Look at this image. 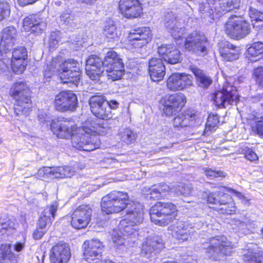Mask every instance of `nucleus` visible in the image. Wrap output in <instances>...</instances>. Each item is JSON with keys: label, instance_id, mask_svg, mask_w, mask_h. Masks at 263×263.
<instances>
[{"label": "nucleus", "instance_id": "1", "mask_svg": "<svg viewBox=\"0 0 263 263\" xmlns=\"http://www.w3.org/2000/svg\"><path fill=\"white\" fill-rule=\"evenodd\" d=\"M93 129H83V133L77 134L78 127L72 120L65 119L60 121H52L50 128L58 138L65 139H71L72 146L76 149L85 151H92L100 147L101 140L99 137L90 133L100 135L107 133L110 127L107 122L97 120L93 123Z\"/></svg>", "mask_w": 263, "mask_h": 263}, {"label": "nucleus", "instance_id": "2", "mask_svg": "<svg viewBox=\"0 0 263 263\" xmlns=\"http://www.w3.org/2000/svg\"><path fill=\"white\" fill-rule=\"evenodd\" d=\"M128 199L126 192H111L102 199V211L109 214L119 213L126 208V218L124 219L139 226L144 219L143 206L139 203H128Z\"/></svg>", "mask_w": 263, "mask_h": 263}, {"label": "nucleus", "instance_id": "3", "mask_svg": "<svg viewBox=\"0 0 263 263\" xmlns=\"http://www.w3.org/2000/svg\"><path fill=\"white\" fill-rule=\"evenodd\" d=\"M80 64L76 60L69 59L63 62L62 58L59 56L52 59L50 64H47L45 70V76L51 77L58 72L63 83L77 84L80 79Z\"/></svg>", "mask_w": 263, "mask_h": 263}, {"label": "nucleus", "instance_id": "4", "mask_svg": "<svg viewBox=\"0 0 263 263\" xmlns=\"http://www.w3.org/2000/svg\"><path fill=\"white\" fill-rule=\"evenodd\" d=\"M10 94L15 100L14 107L16 116H27L31 110L30 91L23 82H16L11 88Z\"/></svg>", "mask_w": 263, "mask_h": 263}, {"label": "nucleus", "instance_id": "5", "mask_svg": "<svg viewBox=\"0 0 263 263\" xmlns=\"http://www.w3.org/2000/svg\"><path fill=\"white\" fill-rule=\"evenodd\" d=\"M205 3L199 4V11L201 17L214 19V13H222L238 9L240 6L239 0H206Z\"/></svg>", "mask_w": 263, "mask_h": 263}, {"label": "nucleus", "instance_id": "6", "mask_svg": "<svg viewBox=\"0 0 263 263\" xmlns=\"http://www.w3.org/2000/svg\"><path fill=\"white\" fill-rule=\"evenodd\" d=\"M176 206L171 202H157L150 210L152 222L165 226L174 220L177 215Z\"/></svg>", "mask_w": 263, "mask_h": 263}, {"label": "nucleus", "instance_id": "7", "mask_svg": "<svg viewBox=\"0 0 263 263\" xmlns=\"http://www.w3.org/2000/svg\"><path fill=\"white\" fill-rule=\"evenodd\" d=\"M205 256L213 260H220L224 255H230L232 252L231 243L224 236H217L209 239Z\"/></svg>", "mask_w": 263, "mask_h": 263}, {"label": "nucleus", "instance_id": "8", "mask_svg": "<svg viewBox=\"0 0 263 263\" xmlns=\"http://www.w3.org/2000/svg\"><path fill=\"white\" fill-rule=\"evenodd\" d=\"M207 202L210 207L220 211L222 214H232L236 210L231 197L221 187L219 191L206 194Z\"/></svg>", "mask_w": 263, "mask_h": 263}, {"label": "nucleus", "instance_id": "9", "mask_svg": "<svg viewBox=\"0 0 263 263\" xmlns=\"http://www.w3.org/2000/svg\"><path fill=\"white\" fill-rule=\"evenodd\" d=\"M28 57L25 47L19 46L15 48L12 52L11 61L3 59L0 62V73L9 71L10 69L16 73L23 72L27 65L26 60Z\"/></svg>", "mask_w": 263, "mask_h": 263}, {"label": "nucleus", "instance_id": "10", "mask_svg": "<svg viewBox=\"0 0 263 263\" xmlns=\"http://www.w3.org/2000/svg\"><path fill=\"white\" fill-rule=\"evenodd\" d=\"M251 31L250 25L242 18L233 15L230 17L225 26L226 34L233 39L245 37Z\"/></svg>", "mask_w": 263, "mask_h": 263}, {"label": "nucleus", "instance_id": "11", "mask_svg": "<svg viewBox=\"0 0 263 263\" xmlns=\"http://www.w3.org/2000/svg\"><path fill=\"white\" fill-rule=\"evenodd\" d=\"M209 45L206 37L197 31L190 34L185 39V48L197 55H204L208 52Z\"/></svg>", "mask_w": 263, "mask_h": 263}, {"label": "nucleus", "instance_id": "12", "mask_svg": "<svg viewBox=\"0 0 263 263\" xmlns=\"http://www.w3.org/2000/svg\"><path fill=\"white\" fill-rule=\"evenodd\" d=\"M77 96L70 90L62 91L58 93L54 100V106L59 111H73L78 107Z\"/></svg>", "mask_w": 263, "mask_h": 263}, {"label": "nucleus", "instance_id": "13", "mask_svg": "<svg viewBox=\"0 0 263 263\" xmlns=\"http://www.w3.org/2000/svg\"><path fill=\"white\" fill-rule=\"evenodd\" d=\"M139 225L122 219L120 221L118 226V230L121 234L117 232V230H114L112 234L113 242L117 246H120L124 243L125 238L123 236H127L130 238H136L139 235Z\"/></svg>", "mask_w": 263, "mask_h": 263}, {"label": "nucleus", "instance_id": "14", "mask_svg": "<svg viewBox=\"0 0 263 263\" xmlns=\"http://www.w3.org/2000/svg\"><path fill=\"white\" fill-rule=\"evenodd\" d=\"M212 99L215 105L219 108H224L232 104L238 99L237 90L233 85L227 84L221 90L216 91Z\"/></svg>", "mask_w": 263, "mask_h": 263}, {"label": "nucleus", "instance_id": "15", "mask_svg": "<svg viewBox=\"0 0 263 263\" xmlns=\"http://www.w3.org/2000/svg\"><path fill=\"white\" fill-rule=\"evenodd\" d=\"M193 85L192 77L184 73H173L167 79L166 86L171 91L182 90Z\"/></svg>", "mask_w": 263, "mask_h": 263}, {"label": "nucleus", "instance_id": "16", "mask_svg": "<svg viewBox=\"0 0 263 263\" xmlns=\"http://www.w3.org/2000/svg\"><path fill=\"white\" fill-rule=\"evenodd\" d=\"M186 102V97L182 93L169 96L164 102L163 111L166 116H171L180 111Z\"/></svg>", "mask_w": 263, "mask_h": 263}, {"label": "nucleus", "instance_id": "17", "mask_svg": "<svg viewBox=\"0 0 263 263\" xmlns=\"http://www.w3.org/2000/svg\"><path fill=\"white\" fill-rule=\"evenodd\" d=\"M128 39L135 48H141L151 40V31L148 27L133 29L129 33Z\"/></svg>", "mask_w": 263, "mask_h": 263}, {"label": "nucleus", "instance_id": "18", "mask_svg": "<svg viewBox=\"0 0 263 263\" xmlns=\"http://www.w3.org/2000/svg\"><path fill=\"white\" fill-rule=\"evenodd\" d=\"M70 256L69 247L63 241L55 245L50 250V260L51 263H67Z\"/></svg>", "mask_w": 263, "mask_h": 263}, {"label": "nucleus", "instance_id": "19", "mask_svg": "<svg viewBox=\"0 0 263 263\" xmlns=\"http://www.w3.org/2000/svg\"><path fill=\"white\" fill-rule=\"evenodd\" d=\"M119 8L121 14L126 18H137L142 13L141 4L138 0H120Z\"/></svg>", "mask_w": 263, "mask_h": 263}, {"label": "nucleus", "instance_id": "20", "mask_svg": "<svg viewBox=\"0 0 263 263\" xmlns=\"http://www.w3.org/2000/svg\"><path fill=\"white\" fill-rule=\"evenodd\" d=\"M163 248L164 243L161 237L158 235H152L143 242L141 254L149 258L155 251H160Z\"/></svg>", "mask_w": 263, "mask_h": 263}, {"label": "nucleus", "instance_id": "21", "mask_svg": "<svg viewBox=\"0 0 263 263\" xmlns=\"http://www.w3.org/2000/svg\"><path fill=\"white\" fill-rule=\"evenodd\" d=\"M158 53L162 60L171 64L181 62L180 51L173 45H162L158 47Z\"/></svg>", "mask_w": 263, "mask_h": 263}, {"label": "nucleus", "instance_id": "22", "mask_svg": "<svg viewBox=\"0 0 263 263\" xmlns=\"http://www.w3.org/2000/svg\"><path fill=\"white\" fill-rule=\"evenodd\" d=\"M165 21L166 28L174 39L177 40L182 37L185 28L182 24V20L177 19L172 13H168L165 16Z\"/></svg>", "mask_w": 263, "mask_h": 263}, {"label": "nucleus", "instance_id": "23", "mask_svg": "<svg viewBox=\"0 0 263 263\" xmlns=\"http://www.w3.org/2000/svg\"><path fill=\"white\" fill-rule=\"evenodd\" d=\"M75 171L71 166H59L54 167H44L39 171V174L44 175L51 178H63L71 177Z\"/></svg>", "mask_w": 263, "mask_h": 263}, {"label": "nucleus", "instance_id": "24", "mask_svg": "<svg viewBox=\"0 0 263 263\" xmlns=\"http://www.w3.org/2000/svg\"><path fill=\"white\" fill-rule=\"evenodd\" d=\"M148 71L150 77L153 81H159L163 79L165 74V67L162 58H153L148 62Z\"/></svg>", "mask_w": 263, "mask_h": 263}, {"label": "nucleus", "instance_id": "25", "mask_svg": "<svg viewBox=\"0 0 263 263\" xmlns=\"http://www.w3.org/2000/svg\"><path fill=\"white\" fill-rule=\"evenodd\" d=\"M46 26V23L37 14H30L23 20V28L26 31L38 33L45 29Z\"/></svg>", "mask_w": 263, "mask_h": 263}, {"label": "nucleus", "instance_id": "26", "mask_svg": "<svg viewBox=\"0 0 263 263\" xmlns=\"http://www.w3.org/2000/svg\"><path fill=\"white\" fill-rule=\"evenodd\" d=\"M197 116L193 110H187L176 116L173 121L175 127L179 129L195 125Z\"/></svg>", "mask_w": 263, "mask_h": 263}, {"label": "nucleus", "instance_id": "27", "mask_svg": "<svg viewBox=\"0 0 263 263\" xmlns=\"http://www.w3.org/2000/svg\"><path fill=\"white\" fill-rule=\"evenodd\" d=\"M16 36V30L12 26L4 28L2 32V40L1 42V52L2 54L7 53L14 43Z\"/></svg>", "mask_w": 263, "mask_h": 263}, {"label": "nucleus", "instance_id": "28", "mask_svg": "<svg viewBox=\"0 0 263 263\" xmlns=\"http://www.w3.org/2000/svg\"><path fill=\"white\" fill-rule=\"evenodd\" d=\"M58 205V203L57 201H54L50 205L47 206L39 220L37 227L43 229H46L47 224L49 222H51L54 220Z\"/></svg>", "mask_w": 263, "mask_h": 263}, {"label": "nucleus", "instance_id": "29", "mask_svg": "<svg viewBox=\"0 0 263 263\" xmlns=\"http://www.w3.org/2000/svg\"><path fill=\"white\" fill-rule=\"evenodd\" d=\"M220 53L224 60L232 61L238 59L240 50L239 47L227 43L222 48L220 49Z\"/></svg>", "mask_w": 263, "mask_h": 263}, {"label": "nucleus", "instance_id": "30", "mask_svg": "<svg viewBox=\"0 0 263 263\" xmlns=\"http://www.w3.org/2000/svg\"><path fill=\"white\" fill-rule=\"evenodd\" d=\"M0 262L16 263V257L11 251V244L4 243L0 245Z\"/></svg>", "mask_w": 263, "mask_h": 263}, {"label": "nucleus", "instance_id": "31", "mask_svg": "<svg viewBox=\"0 0 263 263\" xmlns=\"http://www.w3.org/2000/svg\"><path fill=\"white\" fill-rule=\"evenodd\" d=\"M94 61L92 59H87L86 61V74L92 80H97L103 73L105 68L104 66H98V65H92Z\"/></svg>", "mask_w": 263, "mask_h": 263}, {"label": "nucleus", "instance_id": "32", "mask_svg": "<svg viewBox=\"0 0 263 263\" xmlns=\"http://www.w3.org/2000/svg\"><path fill=\"white\" fill-rule=\"evenodd\" d=\"M189 228L190 226L188 223L182 221H179L177 226L174 228L172 234L179 240H186L189 235Z\"/></svg>", "mask_w": 263, "mask_h": 263}, {"label": "nucleus", "instance_id": "33", "mask_svg": "<svg viewBox=\"0 0 263 263\" xmlns=\"http://www.w3.org/2000/svg\"><path fill=\"white\" fill-rule=\"evenodd\" d=\"M263 56V43L261 42H257L253 43L248 48L247 57L252 62H256Z\"/></svg>", "mask_w": 263, "mask_h": 263}, {"label": "nucleus", "instance_id": "34", "mask_svg": "<svg viewBox=\"0 0 263 263\" xmlns=\"http://www.w3.org/2000/svg\"><path fill=\"white\" fill-rule=\"evenodd\" d=\"M16 224L6 216L0 218V233L2 235H11L15 232Z\"/></svg>", "mask_w": 263, "mask_h": 263}, {"label": "nucleus", "instance_id": "35", "mask_svg": "<svg viewBox=\"0 0 263 263\" xmlns=\"http://www.w3.org/2000/svg\"><path fill=\"white\" fill-rule=\"evenodd\" d=\"M191 71L196 77L198 85L203 88H207L212 82V79L207 76L201 69L196 67H193Z\"/></svg>", "mask_w": 263, "mask_h": 263}, {"label": "nucleus", "instance_id": "36", "mask_svg": "<svg viewBox=\"0 0 263 263\" xmlns=\"http://www.w3.org/2000/svg\"><path fill=\"white\" fill-rule=\"evenodd\" d=\"M107 75L112 81H116L121 78L124 73V64L118 63V65L105 68Z\"/></svg>", "mask_w": 263, "mask_h": 263}, {"label": "nucleus", "instance_id": "37", "mask_svg": "<svg viewBox=\"0 0 263 263\" xmlns=\"http://www.w3.org/2000/svg\"><path fill=\"white\" fill-rule=\"evenodd\" d=\"M92 214V209L89 205H82L76 209L72 215L89 222Z\"/></svg>", "mask_w": 263, "mask_h": 263}, {"label": "nucleus", "instance_id": "38", "mask_svg": "<svg viewBox=\"0 0 263 263\" xmlns=\"http://www.w3.org/2000/svg\"><path fill=\"white\" fill-rule=\"evenodd\" d=\"M103 63L105 68L118 65V63H123L117 53L113 50H109L107 52Z\"/></svg>", "mask_w": 263, "mask_h": 263}, {"label": "nucleus", "instance_id": "39", "mask_svg": "<svg viewBox=\"0 0 263 263\" xmlns=\"http://www.w3.org/2000/svg\"><path fill=\"white\" fill-rule=\"evenodd\" d=\"M105 103H108L104 96L96 95L92 96L89 101L91 112L93 114L104 106Z\"/></svg>", "mask_w": 263, "mask_h": 263}, {"label": "nucleus", "instance_id": "40", "mask_svg": "<svg viewBox=\"0 0 263 263\" xmlns=\"http://www.w3.org/2000/svg\"><path fill=\"white\" fill-rule=\"evenodd\" d=\"M93 114L103 120H108L112 118V113L108 103H105L103 107H101L98 110L93 113Z\"/></svg>", "mask_w": 263, "mask_h": 263}, {"label": "nucleus", "instance_id": "41", "mask_svg": "<svg viewBox=\"0 0 263 263\" xmlns=\"http://www.w3.org/2000/svg\"><path fill=\"white\" fill-rule=\"evenodd\" d=\"M193 190V186L191 183H180L174 187V192L178 195L188 196L191 194Z\"/></svg>", "mask_w": 263, "mask_h": 263}, {"label": "nucleus", "instance_id": "42", "mask_svg": "<svg viewBox=\"0 0 263 263\" xmlns=\"http://www.w3.org/2000/svg\"><path fill=\"white\" fill-rule=\"evenodd\" d=\"M120 137L121 140L127 144L134 142L136 139L135 134L129 128L124 129L122 131H121Z\"/></svg>", "mask_w": 263, "mask_h": 263}, {"label": "nucleus", "instance_id": "43", "mask_svg": "<svg viewBox=\"0 0 263 263\" xmlns=\"http://www.w3.org/2000/svg\"><path fill=\"white\" fill-rule=\"evenodd\" d=\"M104 33L108 39L115 40L118 38L116 27L113 22H109L105 25Z\"/></svg>", "mask_w": 263, "mask_h": 263}, {"label": "nucleus", "instance_id": "44", "mask_svg": "<svg viewBox=\"0 0 263 263\" xmlns=\"http://www.w3.org/2000/svg\"><path fill=\"white\" fill-rule=\"evenodd\" d=\"M219 122V118L217 115H209L206 123L205 130H215V128Z\"/></svg>", "mask_w": 263, "mask_h": 263}, {"label": "nucleus", "instance_id": "45", "mask_svg": "<svg viewBox=\"0 0 263 263\" xmlns=\"http://www.w3.org/2000/svg\"><path fill=\"white\" fill-rule=\"evenodd\" d=\"M245 255L249 263H263V256L259 255L258 253L248 251Z\"/></svg>", "mask_w": 263, "mask_h": 263}, {"label": "nucleus", "instance_id": "46", "mask_svg": "<svg viewBox=\"0 0 263 263\" xmlns=\"http://www.w3.org/2000/svg\"><path fill=\"white\" fill-rule=\"evenodd\" d=\"M10 14V8L8 3L0 1V21L8 17Z\"/></svg>", "mask_w": 263, "mask_h": 263}, {"label": "nucleus", "instance_id": "47", "mask_svg": "<svg viewBox=\"0 0 263 263\" xmlns=\"http://www.w3.org/2000/svg\"><path fill=\"white\" fill-rule=\"evenodd\" d=\"M71 225L72 226L77 229H80L87 227L88 224V222L83 220L82 218L77 217L76 216H74L72 214L71 215Z\"/></svg>", "mask_w": 263, "mask_h": 263}, {"label": "nucleus", "instance_id": "48", "mask_svg": "<svg viewBox=\"0 0 263 263\" xmlns=\"http://www.w3.org/2000/svg\"><path fill=\"white\" fill-rule=\"evenodd\" d=\"M205 176L210 179H213L215 178L226 177V174L225 173L221 171H215L211 168L206 169L204 171Z\"/></svg>", "mask_w": 263, "mask_h": 263}, {"label": "nucleus", "instance_id": "49", "mask_svg": "<svg viewBox=\"0 0 263 263\" xmlns=\"http://www.w3.org/2000/svg\"><path fill=\"white\" fill-rule=\"evenodd\" d=\"M249 14L250 17L252 19V22H253V20L256 22L263 21V13L253 7H251L250 8Z\"/></svg>", "mask_w": 263, "mask_h": 263}, {"label": "nucleus", "instance_id": "50", "mask_svg": "<svg viewBox=\"0 0 263 263\" xmlns=\"http://www.w3.org/2000/svg\"><path fill=\"white\" fill-rule=\"evenodd\" d=\"M253 74L256 83L259 86L263 87V67L255 69Z\"/></svg>", "mask_w": 263, "mask_h": 263}, {"label": "nucleus", "instance_id": "51", "mask_svg": "<svg viewBox=\"0 0 263 263\" xmlns=\"http://www.w3.org/2000/svg\"><path fill=\"white\" fill-rule=\"evenodd\" d=\"M222 190L224 191V192H229L230 193L233 194L236 197H237L238 199L242 200V201L245 204H247L249 205V200L247 199V198L240 192H237L235 190L227 188L226 187H221Z\"/></svg>", "mask_w": 263, "mask_h": 263}, {"label": "nucleus", "instance_id": "52", "mask_svg": "<svg viewBox=\"0 0 263 263\" xmlns=\"http://www.w3.org/2000/svg\"><path fill=\"white\" fill-rule=\"evenodd\" d=\"M242 152L245 154L246 158L251 161H255L258 159V157L255 153L253 152L252 149H250L247 147L243 148Z\"/></svg>", "mask_w": 263, "mask_h": 263}, {"label": "nucleus", "instance_id": "53", "mask_svg": "<svg viewBox=\"0 0 263 263\" xmlns=\"http://www.w3.org/2000/svg\"><path fill=\"white\" fill-rule=\"evenodd\" d=\"M147 194V195H149L150 198L154 199H158L162 196L156 185H154L151 188H149Z\"/></svg>", "mask_w": 263, "mask_h": 263}, {"label": "nucleus", "instance_id": "54", "mask_svg": "<svg viewBox=\"0 0 263 263\" xmlns=\"http://www.w3.org/2000/svg\"><path fill=\"white\" fill-rule=\"evenodd\" d=\"M47 229H43L37 227L33 233V238L35 240L41 239L47 232Z\"/></svg>", "mask_w": 263, "mask_h": 263}, {"label": "nucleus", "instance_id": "55", "mask_svg": "<svg viewBox=\"0 0 263 263\" xmlns=\"http://www.w3.org/2000/svg\"><path fill=\"white\" fill-rule=\"evenodd\" d=\"M158 189H159V191L160 192V194L167 193L170 191H172L174 192V187H170L167 184L165 183H160L158 185H156Z\"/></svg>", "mask_w": 263, "mask_h": 263}, {"label": "nucleus", "instance_id": "56", "mask_svg": "<svg viewBox=\"0 0 263 263\" xmlns=\"http://www.w3.org/2000/svg\"><path fill=\"white\" fill-rule=\"evenodd\" d=\"M61 20L66 24H71L73 21V16L69 13H63L60 16Z\"/></svg>", "mask_w": 263, "mask_h": 263}, {"label": "nucleus", "instance_id": "57", "mask_svg": "<svg viewBox=\"0 0 263 263\" xmlns=\"http://www.w3.org/2000/svg\"><path fill=\"white\" fill-rule=\"evenodd\" d=\"M261 119L256 122L255 130L259 136L263 138V117Z\"/></svg>", "mask_w": 263, "mask_h": 263}, {"label": "nucleus", "instance_id": "58", "mask_svg": "<svg viewBox=\"0 0 263 263\" xmlns=\"http://www.w3.org/2000/svg\"><path fill=\"white\" fill-rule=\"evenodd\" d=\"M163 263H177L174 261H166ZM179 263H196V260L193 259L190 256H184L179 260Z\"/></svg>", "mask_w": 263, "mask_h": 263}, {"label": "nucleus", "instance_id": "59", "mask_svg": "<svg viewBox=\"0 0 263 263\" xmlns=\"http://www.w3.org/2000/svg\"><path fill=\"white\" fill-rule=\"evenodd\" d=\"M38 119L41 123H45L49 121L50 117L45 111L40 110L38 114Z\"/></svg>", "mask_w": 263, "mask_h": 263}, {"label": "nucleus", "instance_id": "60", "mask_svg": "<svg viewBox=\"0 0 263 263\" xmlns=\"http://www.w3.org/2000/svg\"><path fill=\"white\" fill-rule=\"evenodd\" d=\"M25 238H24L22 241H17L13 246L14 250L17 252L22 251L25 248Z\"/></svg>", "mask_w": 263, "mask_h": 263}, {"label": "nucleus", "instance_id": "61", "mask_svg": "<svg viewBox=\"0 0 263 263\" xmlns=\"http://www.w3.org/2000/svg\"><path fill=\"white\" fill-rule=\"evenodd\" d=\"M88 59H92L95 62L94 63L92 64V65H98V66H104L102 60L96 55H92Z\"/></svg>", "mask_w": 263, "mask_h": 263}, {"label": "nucleus", "instance_id": "62", "mask_svg": "<svg viewBox=\"0 0 263 263\" xmlns=\"http://www.w3.org/2000/svg\"><path fill=\"white\" fill-rule=\"evenodd\" d=\"M38 0H17L18 4L21 6L32 4Z\"/></svg>", "mask_w": 263, "mask_h": 263}, {"label": "nucleus", "instance_id": "63", "mask_svg": "<svg viewBox=\"0 0 263 263\" xmlns=\"http://www.w3.org/2000/svg\"><path fill=\"white\" fill-rule=\"evenodd\" d=\"M108 106H109L110 108V110L113 109H117L119 107V103L117 102L116 100H110V101H108Z\"/></svg>", "mask_w": 263, "mask_h": 263}, {"label": "nucleus", "instance_id": "64", "mask_svg": "<svg viewBox=\"0 0 263 263\" xmlns=\"http://www.w3.org/2000/svg\"><path fill=\"white\" fill-rule=\"evenodd\" d=\"M59 43V40H49V46L50 49H54L56 47V46L58 45Z\"/></svg>", "mask_w": 263, "mask_h": 263}]
</instances>
